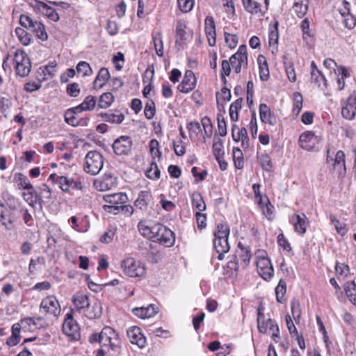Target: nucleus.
I'll return each instance as SVG.
<instances>
[{"label":"nucleus","mask_w":356,"mask_h":356,"mask_svg":"<svg viewBox=\"0 0 356 356\" xmlns=\"http://www.w3.org/2000/svg\"><path fill=\"white\" fill-rule=\"evenodd\" d=\"M257 257V270L259 275L266 281L270 280L274 275V270L266 253L259 250Z\"/></svg>","instance_id":"nucleus-6"},{"label":"nucleus","mask_w":356,"mask_h":356,"mask_svg":"<svg viewBox=\"0 0 356 356\" xmlns=\"http://www.w3.org/2000/svg\"><path fill=\"white\" fill-rule=\"evenodd\" d=\"M63 332L72 339L77 341L80 339V331L78 324L71 313L66 314L63 324Z\"/></svg>","instance_id":"nucleus-11"},{"label":"nucleus","mask_w":356,"mask_h":356,"mask_svg":"<svg viewBox=\"0 0 356 356\" xmlns=\"http://www.w3.org/2000/svg\"><path fill=\"white\" fill-rule=\"evenodd\" d=\"M161 235L159 240V243L166 247H171L174 245L175 237L173 232H172L167 227H161Z\"/></svg>","instance_id":"nucleus-28"},{"label":"nucleus","mask_w":356,"mask_h":356,"mask_svg":"<svg viewBox=\"0 0 356 356\" xmlns=\"http://www.w3.org/2000/svg\"><path fill=\"white\" fill-rule=\"evenodd\" d=\"M72 301L74 309L72 310H75L81 314L86 308V307L89 305L90 300H89L88 296L82 293H76L74 295Z\"/></svg>","instance_id":"nucleus-24"},{"label":"nucleus","mask_w":356,"mask_h":356,"mask_svg":"<svg viewBox=\"0 0 356 356\" xmlns=\"http://www.w3.org/2000/svg\"><path fill=\"white\" fill-rule=\"evenodd\" d=\"M15 33L19 40L24 45H28L31 41V35L22 28L17 27L15 29Z\"/></svg>","instance_id":"nucleus-52"},{"label":"nucleus","mask_w":356,"mask_h":356,"mask_svg":"<svg viewBox=\"0 0 356 356\" xmlns=\"http://www.w3.org/2000/svg\"><path fill=\"white\" fill-rule=\"evenodd\" d=\"M245 10L252 14L261 13V15L265 14V10L261 9L259 3L254 0H242Z\"/></svg>","instance_id":"nucleus-33"},{"label":"nucleus","mask_w":356,"mask_h":356,"mask_svg":"<svg viewBox=\"0 0 356 356\" xmlns=\"http://www.w3.org/2000/svg\"><path fill=\"white\" fill-rule=\"evenodd\" d=\"M178 6L183 13H188L193 8L194 0H177Z\"/></svg>","instance_id":"nucleus-61"},{"label":"nucleus","mask_w":356,"mask_h":356,"mask_svg":"<svg viewBox=\"0 0 356 356\" xmlns=\"http://www.w3.org/2000/svg\"><path fill=\"white\" fill-rule=\"evenodd\" d=\"M145 175L151 179H156L160 177V170L156 163H151V166L146 170Z\"/></svg>","instance_id":"nucleus-59"},{"label":"nucleus","mask_w":356,"mask_h":356,"mask_svg":"<svg viewBox=\"0 0 356 356\" xmlns=\"http://www.w3.org/2000/svg\"><path fill=\"white\" fill-rule=\"evenodd\" d=\"M186 25L182 21H178L176 25V35L182 41L186 40Z\"/></svg>","instance_id":"nucleus-56"},{"label":"nucleus","mask_w":356,"mask_h":356,"mask_svg":"<svg viewBox=\"0 0 356 356\" xmlns=\"http://www.w3.org/2000/svg\"><path fill=\"white\" fill-rule=\"evenodd\" d=\"M251 259L250 248L243 245L241 242L238 244V249L234 255V262L238 268H246Z\"/></svg>","instance_id":"nucleus-12"},{"label":"nucleus","mask_w":356,"mask_h":356,"mask_svg":"<svg viewBox=\"0 0 356 356\" xmlns=\"http://www.w3.org/2000/svg\"><path fill=\"white\" fill-rule=\"evenodd\" d=\"M13 65L17 75L24 77L31 70V60L27 54L22 49H17L13 55L8 54L3 60L2 67L5 71L11 70Z\"/></svg>","instance_id":"nucleus-1"},{"label":"nucleus","mask_w":356,"mask_h":356,"mask_svg":"<svg viewBox=\"0 0 356 356\" xmlns=\"http://www.w3.org/2000/svg\"><path fill=\"white\" fill-rule=\"evenodd\" d=\"M97 104L96 97L92 95L87 96L83 102L76 106L75 110L81 112L92 111Z\"/></svg>","instance_id":"nucleus-31"},{"label":"nucleus","mask_w":356,"mask_h":356,"mask_svg":"<svg viewBox=\"0 0 356 356\" xmlns=\"http://www.w3.org/2000/svg\"><path fill=\"white\" fill-rule=\"evenodd\" d=\"M196 85V79L192 70H186L184 78L180 84L177 86V89L182 93H188L193 90Z\"/></svg>","instance_id":"nucleus-16"},{"label":"nucleus","mask_w":356,"mask_h":356,"mask_svg":"<svg viewBox=\"0 0 356 356\" xmlns=\"http://www.w3.org/2000/svg\"><path fill=\"white\" fill-rule=\"evenodd\" d=\"M259 163L264 170L270 171L273 164L270 156L266 153H262L259 156Z\"/></svg>","instance_id":"nucleus-50"},{"label":"nucleus","mask_w":356,"mask_h":356,"mask_svg":"<svg viewBox=\"0 0 356 356\" xmlns=\"http://www.w3.org/2000/svg\"><path fill=\"white\" fill-rule=\"evenodd\" d=\"M57 72V63L56 61L49 62L47 65L41 66L39 68L38 74L42 76L43 81L51 79Z\"/></svg>","instance_id":"nucleus-25"},{"label":"nucleus","mask_w":356,"mask_h":356,"mask_svg":"<svg viewBox=\"0 0 356 356\" xmlns=\"http://www.w3.org/2000/svg\"><path fill=\"white\" fill-rule=\"evenodd\" d=\"M104 200L109 204L103 207L106 212L116 214L121 209H123L122 204L127 200V196L123 193L108 194L104 196Z\"/></svg>","instance_id":"nucleus-4"},{"label":"nucleus","mask_w":356,"mask_h":356,"mask_svg":"<svg viewBox=\"0 0 356 356\" xmlns=\"http://www.w3.org/2000/svg\"><path fill=\"white\" fill-rule=\"evenodd\" d=\"M80 92L79 85L77 83H72L67 86V93L71 97H78Z\"/></svg>","instance_id":"nucleus-63"},{"label":"nucleus","mask_w":356,"mask_h":356,"mask_svg":"<svg viewBox=\"0 0 356 356\" xmlns=\"http://www.w3.org/2000/svg\"><path fill=\"white\" fill-rule=\"evenodd\" d=\"M298 143L302 149L307 151H315L319 147L321 138L314 132L307 131L300 136Z\"/></svg>","instance_id":"nucleus-9"},{"label":"nucleus","mask_w":356,"mask_h":356,"mask_svg":"<svg viewBox=\"0 0 356 356\" xmlns=\"http://www.w3.org/2000/svg\"><path fill=\"white\" fill-rule=\"evenodd\" d=\"M127 337L132 344L137 345L139 348L145 347L146 339L141 332L140 327L137 326L130 327L127 331Z\"/></svg>","instance_id":"nucleus-18"},{"label":"nucleus","mask_w":356,"mask_h":356,"mask_svg":"<svg viewBox=\"0 0 356 356\" xmlns=\"http://www.w3.org/2000/svg\"><path fill=\"white\" fill-rule=\"evenodd\" d=\"M15 179L17 182L19 188H23L24 190L33 189V185L24 175L22 173H17L15 175Z\"/></svg>","instance_id":"nucleus-46"},{"label":"nucleus","mask_w":356,"mask_h":356,"mask_svg":"<svg viewBox=\"0 0 356 356\" xmlns=\"http://www.w3.org/2000/svg\"><path fill=\"white\" fill-rule=\"evenodd\" d=\"M76 71L78 73L82 74L83 76H90L92 74V70L87 62L80 61L76 65Z\"/></svg>","instance_id":"nucleus-55"},{"label":"nucleus","mask_w":356,"mask_h":356,"mask_svg":"<svg viewBox=\"0 0 356 356\" xmlns=\"http://www.w3.org/2000/svg\"><path fill=\"white\" fill-rule=\"evenodd\" d=\"M152 41L156 54L162 57L163 56V42L162 35L160 32L154 33L152 35Z\"/></svg>","instance_id":"nucleus-38"},{"label":"nucleus","mask_w":356,"mask_h":356,"mask_svg":"<svg viewBox=\"0 0 356 356\" xmlns=\"http://www.w3.org/2000/svg\"><path fill=\"white\" fill-rule=\"evenodd\" d=\"M335 74L337 76V88L341 90L345 86L344 79L350 76L348 70L343 66H340V67H337V72Z\"/></svg>","instance_id":"nucleus-39"},{"label":"nucleus","mask_w":356,"mask_h":356,"mask_svg":"<svg viewBox=\"0 0 356 356\" xmlns=\"http://www.w3.org/2000/svg\"><path fill=\"white\" fill-rule=\"evenodd\" d=\"M213 246L216 252L219 254L218 258L219 260L223 259V254L229 250L228 238H214Z\"/></svg>","instance_id":"nucleus-27"},{"label":"nucleus","mask_w":356,"mask_h":356,"mask_svg":"<svg viewBox=\"0 0 356 356\" xmlns=\"http://www.w3.org/2000/svg\"><path fill=\"white\" fill-rule=\"evenodd\" d=\"M259 116L261 121L270 126H275L277 122V119L274 113H273L266 104H261L259 107Z\"/></svg>","instance_id":"nucleus-20"},{"label":"nucleus","mask_w":356,"mask_h":356,"mask_svg":"<svg viewBox=\"0 0 356 356\" xmlns=\"http://www.w3.org/2000/svg\"><path fill=\"white\" fill-rule=\"evenodd\" d=\"M20 24L26 29L34 32L35 33L41 29L43 25L39 21H34L31 17L26 15H22L19 19Z\"/></svg>","instance_id":"nucleus-26"},{"label":"nucleus","mask_w":356,"mask_h":356,"mask_svg":"<svg viewBox=\"0 0 356 356\" xmlns=\"http://www.w3.org/2000/svg\"><path fill=\"white\" fill-rule=\"evenodd\" d=\"M259 76L262 81H266L269 77V70L265 57L259 56L257 58Z\"/></svg>","instance_id":"nucleus-37"},{"label":"nucleus","mask_w":356,"mask_h":356,"mask_svg":"<svg viewBox=\"0 0 356 356\" xmlns=\"http://www.w3.org/2000/svg\"><path fill=\"white\" fill-rule=\"evenodd\" d=\"M95 185L99 191H108L114 185V181L111 175L106 174L103 179L99 181H96Z\"/></svg>","instance_id":"nucleus-35"},{"label":"nucleus","mask_w":356,"mask_h":356,"mask_svg":"<svg viewBox=\"0 0 356 356\" xmlns=\"http://www.w3.org/2000/svg\"><path fill=\"white\" fill-rule=\"evenodd\" d=\"M56 181L57 184L59 185V187L64 192H68L70 188L78 190H81L82 188L81 181L74 180L65 176L59 177V178H57Z\"/></svg>","instance_id":"nucleus-21"},{"label":"nucleus","mask_w":356,"mask_h":356,"mask_svg":"<svg viewBox=\"0 0 356 356\" xmlns=\"http://www.w3.org/2000/svg\"><path fill=\"white\" fill-rule=\"evenodd\" d=\"M37 7L40 10V12L42 13L44 15H46L49 19L54 22H57L59 20V15L54 8L50 7L47 3L42 1H37Z\"/></svg>","instance_id":"nucleus-29"},{"label":"nucleus","mask_w":356,"mask_h":356,"mask_svg":"<svg viewBox=\"0 0 356 356\" xmlns=\"http://www.w3.org/2000/svg\"><path fill=\"white\" fill-rule=\"evenodd\" d=\"M303 97L300 92H296L293 94V115L298 116L302 108Z\"/></svg>","instance_id":"nucleus-40"},{"label":"nucleus","mask_w":356,"mask_h":356,"mask_svg":"<svg viewBox=\"0 0 356 356\" xmlns=\"http://www.w3.org/2000/svg\"><path fill=\"white\" fill-rule=\"evenodd\" d=\"M102 117L104 121L111 123L120 124L124 119V115L122 113L118 112L117 113L109 111L102 114Z\"/></svg>","instance_id":"nucleus-36"},{"label":"nucleus","mask_w":356,"mask_h":356,"mask_svg":"<svg viewBox=\"0 0 356 356\" xmlns=\"http://www.w3.org/2000/svg\"><path fill=\"white\" fill-rule=\"evenodd\" d=\"M242 98L237 99L235 102L232 103L229 107V115L232 120L236 122L238 118V111L242 107Z\"/></svg>","instance_id":"nucleus-42"},{"label":"nucleus","mask_w":356,"mask_h":356,"mask_svg":"<svg viewBox=\"0 0 356 356\" xmlns=\"http://www.w3.org/2000/svg\"><path fill=\"white\" fill-rule=\"evenodd\" d=\"M332 170L339 177H343L346 173L345 164V154L343 151H338L336 153L334 160L331 159Z\"/></svg>","instance_id":"nucleus-19"},{"label":"nucleus","mask_w":356,"mask_h":356,"mask_svg":"<svg viewBox=\"0 0 356 356\" xmlns=\"http://www.w3.org/2000/svg\"><path fill=\"white\" fill-rule=\"evenodd\" d=\"M232 69L236 73H239L243 67L248 65V53L245 45L239 46L238 51L229 58Z\"/></svg>","instance_id":"nucleus-8"},{"label":"nucleus","mask_w":356,"mask_h":356,"mask_svg":"<svg viewBox=\"0 0 356 356\" xmlns=\"http://www.w3.org/2000/svg\"><path fill=\"white\" fill-rule=\"evenodd\" d=\"M90 319L98 318L102 314V307L99 302L97 300L90 301L89 305L81 313Z\"/></svg>","instance_id":"nucleus-22"},{"label":"nucleus","mask_w":356,"mask_h":356,"mask_svg":"<svg viewBox=\"0 0 356 356\" xmlns=\"http://www.w3.org/2000/svg\"><path fill=\"white\" fill-rule=\"evenodd\" d=\"M341 114L346 120H352L356 115V90L341 104Z\"/></svg>","instance_id":"nucleus-13"},{"label":"nucleus","mask_w":356,"mask_h":356,"mask_svg":"<svg viewBox=\"0 0 356 356\" xmlns=\"http://www.w3.org/2000/svg\"><path fill=\"white\" fill-rule=\"evenodd\" d=\"M224 36L225 42L229 48L234 49L237 46L238 38L236 35L224 31Z\"/></svg>","instance_id":"nucleus-58"},{"label":"nucleus","mask_w":356,"mask_h":356,"mask_svg":"<svg viewBox=\"0 0 356 356\" xmlns=\"http://www.w3.org/2000/svg\"><path fill=\"white\" fill-rule=\"evenodd\" d=\"M0 221L6 230L12 229L14 220L10 216H6L3 211H0Z\"/></svg>","instance_id":"nucleus-60"},{"label":"nucleus","mask_w":356,"mask_h":356,"mask_svg":"<svg viewBox=\"0 0 356 356\" xmlns=\"http://www.w3.org/2000/svg\"><path fill=\"white\" fill-rule=\"evenodd\" d=\"M284 65L288 79L290 82H295L296 81V73L293 62L291 60H285Z\"/></svg>","instance_id":"nucleus-48"},{"label":"nucleus","mask_w":356,"mask_h":356,"mask_svg":"<svg viewBox=\"0 0 356 356\" xmlns=\"http://www.w3.org/2000/svg\"><path fill=\"white\" fill-rule=\"evenodd\" d=\"M229 235V227L227 223H219L214 232V238H228Z\"/></svg>","instance_id":"nucleus-44"},{"label":"nucleus","mask_w":356,"mask_h":356,"mask_svg":"<svg viewBox=\"0 0 356 356\" xmlns=\"http://www.w3.org/2000/svg\"><path fill=\"white\" fill-rule=\"evenodd\" d=\"M311 79L312 81L317 85L318 87H321V82H323V86L326 87L327 81L320 70H316V71L311 72Z\"/></svg>","instance_id":"nucleus-49"},{"label":"nucleus","mask_w":356,"mask_h":356,"mask_svg":"<svg viewBox=\"0 0 356 356\" xmlns=\"http://www.w3.org/2000/svg\"><path fill=\"white\" fill-rule=\"evenodd\" d=\"M104 164L102 154L97 151L89 152L85 157L84 170L90 175H95L102 170Z\"/></svg>","instance_id":"nucleus-5"},{"label":"nucleus","mask_w":356,"mask_h":356,"mask_svg":"<svg viewBox=\"0 0 356 356\" xmlns=\"http://www.w3.org/2000/svg\"><path fill=\"white\" fill-rule=\"evenodd\" d=\"M20 330L21 325L19 323H15L12 326V334L8 339L6 343L9 346H14L19 343L20 341Z\"/></svg>","instance_id":"nucleus-34"},{"label":"nucleus","mask_w":356,"mask_h":356,"mask_svg":"<svg viewBox=\"0 0 356 356\" xmlns=\"http://www.w3.org/2000/svg\"><path fill=\"white\" fill-rule=\"evenodd\" d=\"M121 268L124 274L131 277H141L146 272L144 264L131 257L124 259L122 261Z\"/></svg>","instance_id":"nucleus-3"},{"label":"nucleus","mask_w":356,"mask_h":356,"mask_svg":"<svg viewBox=\"0 0 356 356\" xmlns=\"http://www.w3.org/2000/svg\"><path fill=\"white\" fill-rule=\"evenodd\" d=\"M122 349L121 341L118 332L111 327L102 330V345L97 356H118Z\"/></svg>","instance_id":"nucleus-2"},{"label":"nucleus","mask_w":356,"mask_h":356,"mask_svg":"<svg viewBox=\"0 0 356 356\" xmlns=\"http://www.w3.org/2000/svg\"><path fill=\"white\" fill-rule=\"evenodd\" d=\"M138 227L143 236L153 241L158 242L162 233L161 227H164V225L161 223L140 222Z\"/></svg>","instance_id":"nucleus-7"},{"label":"nucleus","mask_w":356,"mask_h":356,"mask_svg":"<svg viewBox=\"0 0 356 356\" xmlns=\"http://www.w3.org/2000/svg\"><path fill=\"white\" fill-rule=\"evenodd\" d=\"M132 312L140 318H148L157 314V308L153 304H150L147 307H135Z\"/></svg>","instance_id":"nucleus-23"},{"label":"nucleus","mask_w":356,"mask_h":356,"mask_svg":"<svg viewBox=\"0 0 356 356\" xmlns=\"http://www.w3.org/2000/svg\"><path fill=\"white\" fill-rule=\"evenodd\" d=\"M205 33L216 32V25L212 16H207L204 20Z\"/></svg>","instance_id":"nucleus-62"},{"label":"nucleus","mask_w":356,"mask_h":356,"mask_svg":"<svg viewBox=\"0 0 356 356\" xmlns=\"http://www.w3.org/2000/svg\"><path fill=\"white\" fill-rule=\"evenodd\" d=\"M213 154L216 159L223 158L225 152L223 149V144L220 140L215 141L212 146Z\"/></svg>","instance_id":"nucleus-57"},{"label":"nucleus","mask_w":356,"mask_h":356,"mask_svg":"<svg viewBox=\"0 0 356 356\" xmlns=\"http://www.w3.org/2000/svg\"><path fill=\"white\" fill-rule=\"evenodd\" d=\"M192 205L198 211L202 212L206 209V204L199 193H195L192 195Z\"/></svg>","instance_id":"nucleus-47"},{"label":"nucleus","mask_w":356,"mask_h":356,"mask_svg":"<svg viewBox=\"0 0 356 356\" xmlns=\"http://www.w3.org/2000/svg\"><path fill=\"white\" fill-rule=\"evenodd\" d=\"M286 291V286L284 282L280 280L275 288L276 299L279 302H283L285 300L284 295Z\"/></svg>","instance_id":"nucleus-54"},{"label":"nucleus","mask_w":356,"mask_h":356,"mask_svg":"<svg viewBox=\"0 0 356 356\" xmlns=\"http://www.w3.org/2000/svg\"><path fill=\"white\" fill-rule=\"evenodd\" d=\"M40 312L45 315L54 316L59 315L60 307L57 298L54 296H49L43 298L40 305Z\"/></svg>","instance_id":"nucleus-10"},{"label":"nucleus","mask_w":356,"mask_h":356,"mask_svg":"<svg viewBox=\"0 0 356 356\" xmlns=\"http://www.w3.org/2000/svg\"><path fill=\"white\" fill-rule=\"evenodd\" d=\"M110 77V73L106 68L102 67L96 76L93 86L95 89H99L102 88L108 81Z\"/></svg>","instance_id":"nucleus-30"},{"label":"nucleus","mask_w":356,"mask_h":356,"mask_svg":"<svg viewBox=\"0 0 356 356\" xmlns=\"http://www.w3.org/2000/svg\"><path fill=\"white\" fill-rule=\"evenodd\" d=\"M233 160L234 165L238 169H241L243 167V153L239 148L233 149Z\"/></svg>","instance_id":"nucleus-53"},{"label":"nucleus","mask_w":356,"mask_h":356,"mask_svg":"<svg viewBox=\"0 0 356 356\" xmlns=\"http://www.w3.org/2000/svg\"><path fill=\"white\" fill-rule=\"evenodd\" d=\"M289 221L293 225L296 232L301 235L306 233L308 218L305 213L293 214L290 217Z\"/></svg>","instance_id":"nucleus-17"},{"label":"nucleus","mask_w":356,"mask_h":356,"mask_svg":"<svg viewBox=\"0 0 356 356\" xmlns=\"http://www.w3.org/2000/svg\"><path fill=\"white\" fill-rule=\"evenodd\" d=\"M114 97L111 92H104L100 97L98 103V107L100 108H107L113 102Z\"/></svg>","instance_id":"nucleus-43"},{"label":"nucleus","mask_w":356,"mask_h":356,"mask_svg":"<svg viewBox=\"0 0 356 356\" xmlns=\"http://www.w3.org/2000/svg\"><path fill=\"white\" fill-rule=\"evenodd\" d=\"M257 327L261 333H267L268 330L272 332V338L276 340L277 338H280V330L277 324L275 321L271 318L265 320L262 319L257 322Z\"/></svg>","instance_id":"nucleus-15"},{"label":"nucleus","mask_w":356,"mask_h":356,"mask_svg":"<svg viewBox=\"0 0 356 356\" xmlns=\"http://www.w3.org/2000/svg\"><path fill=\"white\" fill-rule=\"evenodd\" d=\"M151 196L148 191H141L135 202L136 207L140 209H145L149 202Z\"/></svg>","instance_id":"nucleus-45"},{"label":"nucleus","mask_w":356,"mask_h":356,"mask_svg":"<svg viewBox=\"0 0 356 356\" xmlns=\"http://www.w3.org/2000/svg\"><path fill=\"white\" fill-rule=\"evenodd\" d=\"M26 191L22 194L23 198L29 206L34 208L38 200L35 190L33 186V189H26Z\"/></svg>","instance_id":"nucleus-41"},{"label":"nucleus","mask_w":356,"mask_h":356,"mask_svg":"<svg viewBox=\"0 0 356 356\" xmlns=\"http://www.w3.org/2000/svg\"><path fill=\"white\" fill-rule=\"evenodd\" d=\"M132 145L133 142L129 136H122L114 141L113 149L118 155H128L131 151Z\"/></svg>","instance_id":"nucleus-14"},{"label":"nucleus","mask_w":356,"mask_h":356,"mask_svg":"<svg viewBox=\"0 0 356 356\" xmlns=\"http://www.w3.org/2000/svg\"><path fill=\"white\" fill-rule=\"evenodd\" d=\"M76 107H73L72 108L68 109L65 113V122L72 126V127H78L79 125H83V124L81 122V120H78L75 115L77 113H81L80 111H78L75 110Z\"/></svg>","instance_id":"nucleus-32"},{"label":"nucleus","mask_w":356,"mask_h":356,"mask_svg":"<svg viewBox=\"0 0 356 356\" xmlns=\"http://www.w3.org/2000/svg\"><path fill=\"white\" fill-rule=\"evenodd\" d=\"M335 269L339 276H346L349 273L348 266L343 263H337Z\"/></svg>","instance_id":"nucleus-64"},{"label":"nucleus","mask_w":356,"mask_h":356,"mask_svg":"<svg viewBox=\"0 0 356 356\" xmlns=\"http://www.w3.org/2000/svg\"><path fill=\"white\" fill-rule=\"evenodd\" d=\"M246 137H248V134L245 128L243 127L239 129L236 125L233 126L232 138L235 141L238 142L242 139H245Z\"/></svg>","instance_id":"nucleus-51"}]
</instances>
